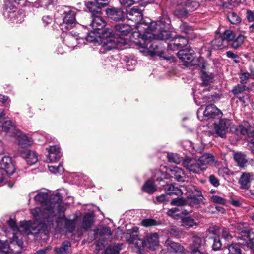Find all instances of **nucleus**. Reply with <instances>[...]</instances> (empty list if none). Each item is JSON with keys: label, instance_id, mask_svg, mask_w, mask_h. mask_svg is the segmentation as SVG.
<instances>
[{"label": "nucleus", "instance_id": "nucleus-58", "mask_svg": "<svg viewBox=\"0 0 254 254\" xmlns=\"http://www.w3.org/2000/svg\"><path fill=\"white\" fill-rule=\"evenodd\" d=\"M226 54L228 58L233 59V61L235 63H239L240 62L239 56L237 54L234 53L233 51H227Z\"/></svg>", "mask_w": 254, "mask_h": 254}, {"label": "nucleus", "instance_id": "nucleus-34", "mask_svg": "<svg viewBox=\"0 0 254 254\" xmlns=\"http://www.w3.org/2000/svg\"><path fill=\"white\" fill-rule=\"evenodd\" d=\"M234 159L240 168H244L248 162L246 155L241 152L235 153Z\"/></svg>", "mask_w": 254, "mask_h": 254}, {"label": "nucleus", "instance_id": "nucleus-47", "mask_svg": "<svg viewBox=\"0 0 254 254\" xmlns=\"http://www.w3.org/2000/svg\"><path fill=\"white\" fill-rule=\"evenodd\" d=\"M16 8L13 5L12 1L8 0H4V4L3 10L7 11L8 13L14 12L16 11Z\"/></svg>", "mask_w": 254, "mask_h": 254}, {"label": "nucleus", "instance_id": "nucleus-29", "mask_svg": "<svg viewBox=\"0 0 254 254\" xmlns=\"http://www.w3.org/2000/svg\"><path fill=\"white\" fill-rule=\"evenodd\" d=\"M85 5L88 11L91 13V17L101 15V7L97 3L96 4L92 1H88L85 3Z\"/></svg>", "mask_w": 254, "mask_h": 254}, {"label": "nucleus", "instance_id": "nucleus-56", "mask_svg": "<svg viewBox=\"0 0 254 254\" xmlns=\"http://www.w3.org/2000/svg\"><path fill=\"white\" fill-rule=\"evenodd\" d=\"M164 190L168 195L175 194V186L173 184H167L164 186Z\"/></svg>", "mask_w": 254, "mask_h": 254}, {"label": "nucleus", "instance_id": "nucleus-35", "mask_svg": "<svg viewBox=\"0 0 254 254\" xmlns=\"http://www.w3.org/2000/svg\"><path fill=\"white\" fill-rule=\"evenodd\" d=\"M241 239L246 241L247 243L253 244L254 243V233L250 230L245 229L241 232Z\"/></svg>", "mask_w": 254, "mask_h": 254}, {"label": "nucleus", "instance_id": "nucleus-26", "mask_svg": "<svg viewBox=\"0 0 254 254\" xmlns=\"http://www.w3.org/2000/svg\"><path fill=\"white\" fill-rule=\"evenodd\" d=\"M71 250V244L67 240L63 241L60 247H55L54 251L58 254H69Z\"/></svg>", "mask_w": 254, "mask_h": 254}, {"label": "nucleus", "instance_id": "nucleus-51", "mask_svg": "<svg viewBox=\"0 0 254 254\" xmlns=\"http://www.w3.org/2000/svg\"><path fill=\"white\" fill-rule=\"evenodd\" d=\"M250 78H254V72H252L251 74L247 72L242 73L240 76L241 83L242 84H246Z\"/></svg>", "mask_w": 254, "mask_h": 254}, {"label": "nucleus", "instance_id": "nucleus-10", "mask_svg": "<svg viewBox=\"0 0 254 254\" xmlns=\"http://www.w3.org/2000/svg\"><path fill=\"white\" fill-rule=\"evenodd\" d=\"M105 11L107 16L115 21H123L126 17V12H125L121 8H107Z\"/></svg>", "mask_w": 254, "mask_h": 254}, {"label": "nucleus", "instance_id": "nucleus-8", "mask_svg": "<svg viewBox=\"0 0 254 254\" xmlns=\"http://www.w3.org/2000/svg\"><path fill=\"white\" fill-rule=\"evenodd\" d=\"M126 18L129 20L134 22L136 24H139V27L143 25H144L146 27V25H149L143 21V14L141 10L136 8L135 7L129 10H127Z\"/></svg>", "mask_w": 254, "mask_h": 254}, {"label": "nucleus", "instance_id": "nucleus-30", "mask_svg": "<svg viewBox=\"0 0 254 254\" xmlns=\"http://www.w3.org/2000/svg\"><path fill=\"white\" fill-rule=\"evenodd\" d=\"M190 0H176V5L179 6L181 5L182 6V8H176V16L183 17H186L188 14L187 10L185 8L184 6H186L188 2Z\"/></svg>", "mask_w": 254, "mask_h": 254}, {"label": "nucleus", "instance_id": "nucleus-39", "mask_svg": "<svg viewBox=\"0 0 254 254\" xmlns=\"http://www.w3.org/2000/svg\"><path fill=\"white\" fill-rule=\"evenodd\" d=\"M190 246H194L200 248V250L206 252L204 243H203L202 238L198 235L194 234L192 236V243Z\"/></svg>", "mask_w": 254, "mask_h": 254}, {"label": "nucleus", "instance_id": "nucleus-61", "mask_svg": "<svg viewBox=\"0 0 254 254\" xmlns=\"http://www.w3.org/2000/svg\"><path fill=\"white\" fill-rule=\"evenodd\" d=\"M99 234L100 236L107 235L111 236L112 232L111 229L109 227H103L102 228L98 230Z\"/></svg>", "mask_w": 254, "mask_h": 254}, {"label": "nucleus", "instance_id": "nucleus-20", "mask_svg": "<svg viewBox=\"0 0 254 254\" xmlns=\"http://www.w3.org/2000/svg\"><path fill=\"white\" fill-rule=\"evenodd\" d=\"M146 246L151 250H155L159 246V236L157 233H148L146 236Z\"/></svg>", "mask_w": 254, "mask_h": 254}, {"label": "nucleus", "instance_id": "nucleus-44", "mask_svg": "<svg viewBox=\"0 0 254 254\" xmlns=\"http://www.w3.org/2000/svg\"><path fill=\"white\" fill-rule=\"evenodd\" d=\"M201 78L203 81V83L207 86L210 83L212 82L214 74L212 73H208L204 71H202L201 73Z\"/></svg>", "mask_w": 254, "mask_h": 254}, {"label": "nucleus", "instance_id": "nucleus-12", "mask_svg": "<svg viewBox=\"0 0 254 254\" xmlns=\"http://www.w3.org/2000/svg\"><path fill=\"white\" fill-rule=\"evenodd\" d=\"M214 126L216 134L221 138H225L230 126V121L227 119H221L218 123H215Z\"/></svg>", "mask_w": 254, "mask_h": 254}, {"label": "nucleus", "instance_id": "nucleus-14", "mask_svg": "<svg viewBox=\"0 0 254 254\" xmlns=\"http://www.w3.org/2000/svg\"><path fill=\"white\" fill-rule=\"evenodd\" d=\"M48 152L46 155L47 159L50 163L58 161L61 158L62 155L60 151V149L58 146L53 145L50 146L46 148Z\"/></svg>", "mask_w": 254, "mask_h": 254}, {"label": "nucleus", "instance_id": "nucleus-31", "mask_svg": "<svg viewBox=\"0 0 254 254\" xmlns=\"http://www.w3.org/2000/svg\"><path fill=\"white\" fill-rule=\"evenodd\" d=\"M59 214V218L61 219H64L65 220V227L66 229L69 232H73L75 228L76 225V219H73L72 220L67 219L65 217V214H64V216L63 215V213L61 212H56Z\"/></svg>", "mask_w": 254, "mask_h": 254}, {"label": "nucleus", "instance_id": "nucleus-11", "mask_svg": "<svg viewBox=\"0 0 254 254\" xmlns=\"http://www.w3.org/2000/svg\"><path fill=\"white\" fill-rule=\"evenodd\" d=\"M182 165L190 172L199 174L200 171H202L198 160L187 157L183 160Z\"/></svg>", "mask_w": 254, "mask_h": 254}, {"label": "nucleus", "instance_id": "nucleus-6", "mask_svg": "<svg viewBox=\"0 0 254 254\" xmlns=\"http://www.w3.org/2000/svg\"><path fill=\"white\" fill-rule=\"evenodd\" d=\"M75 16L76 12L74 10L68 8L64 11L61 16L63 22L60 25L63 32H66L74 27H79L80 25L76 22Z\"/></svg>", "mask_w": 254, "mask_h": 254}, {"label": "nucleus", "instance_id": "nucleus-21", "mask_svg": "<svg viewBox=\"0 0 254 254\" xmlns=\"http://www.w3.org/2000/svg\"><path fill=\"white\" fill-rule=\"evenodd\" d=\"M20 154L24 158L27 163L30 165L35 164L38 161V156L36 153L32 150L25 149L20 151Z\"/></svg>", "mask_w": 254, "mask_h": 254}, {"label": "nucleus", "instance_id": "nucleus-15", "mask_svg": "<svg viewBox=\"0 0 254 254\" xmlns=\"http://www.w3.org/2000/svg\"><path fill=\"white\" fill-rule=\"evenodd\" d=\"M254 179V176L252 173L243 172L239 178L238 183L240 187L243 190H248L251 187V183Z\"/></svg>", "mask_w": 254, "mask_h": 254}, {"label": "nucleus", "instance_id": "nucleus-49", "mask_svg": "<svg viewBox=\"0 0 254 254\" xmlns=\"http://www.w3.org/2000/svg\"><path fill=\"white\" fill-rule=\"evenodd\" d=\"M218 174L220 176L224 178L233 174V172L230 170L225 167L219 168L218 170Z\"/></svg>", "mask_w": 254, "mask_h": 254}, {"label": "nucleus", "instance_id": "nucleus-52", "mask_svg": "<svg viewBox=\"0 0 254 254\" xmlns=\"http://www.w3.org/2000/svg\"><path fill=\"white\" fill-rule=\"evenodd\" d=\"M229 21L232 24H235L241 22V18L234 12H230L228 15Z\"/></svg>", "mask_w": 254, "mask_h": 254}, {"label": "nucleus", "instance_id": "nucleus-36", "mask_svg": "<svg viewBox=\"0 0 254 254\" xmlns=\"http://www.w3.org/2000/svg\"><path fill=\"white\" fill-rule=\"evenodd\" d=\"M246 37L242 34H239L231 41L229 45L233 49H237L244 43Z\"/></svg>", "mask_w": 254, "mask_h": 254}, {"label": "nucleus", "instance_id": "nucleus-55", "mask_svg": "<svg viewBox=\"0 0 254 254\" xmlns=\"http://www.w3.org/2000/svg\"><path fill=\"white\" fill-rule=\"evenodd\" d=\"M49 171L52 173H62L64 172V168L61 163H60L58 166H49Z\"/></svg>", "mask_w": 254, "mask_h": 254}, {"label": "nucleus", "instance_id": "nucleus-60", "mask_svg": "<svg viewBox=\"0 0 254 254\" xmlns=\"http://www.w3.org/2000/svg\"><path fill=\"white\" fill-rule=\"evenodd\" d=\"M246 89V86L244 85H238L234 87L232 90V92L235 95L242 93Z\"/></svg>", "mask_w": 254, "mask_h": 254}, {"label": "nucleus", "instance_id": "nucleus-7", "mask_svg": "<svg viewBox=\"0 0 254 254\" xmlns=\"http://www.w3.org/2000/svg\"><path fill=\"white\" fill-rule=\"evenodd\" d=\"M234 131L237 135L247 136L248 137L254 136V124L244 121L241 124L234 127Z\"/></svg>", "mask_w": 254, "mask_h": 254}, {"label": "nucleus", "instance_id": "nucleus-63", "mask_svg": "<svg viewBox=\"0 0 254 254\" xmlns=\"http://www.w3.org/2000/svg\"><path fill=\"white\" fill-rule=\"evenodd\" d=\"M180 29L181 32L185 34H188L192 30L191 27L189 26L186 23H182L180 26Z\"/></svg>", "mask_w": 254, "mask_h": 254}, {"label": "nucleus", "instance_id": "nucleus-59", "mask_svg": "<svg viewBox=\"0 0 254 254\" xmlns=\"http://www.w3.org/2000/svg\"><path fill=\"white\" fill-rule=\"evenodd\" d=\"M3 171V170L0 169V183L6 180V182L8 183V186L12 187L14 185V181L11 178L8 180V178H6L4 177L2 173Z\"/></svg>", "mask_w": 254, "mask_h": 254}, {"label": "nucleus", "instance_id": "nucleus-17", "mask_svg": "<svg viewBox=\"0 0 254 254\" xmlns=\"http://www.w3.org/2000/svg\"><path fill=\"white\" fill-rule=\"evenodd\" d=\"M221 29V28H219L217 29L216 31V35L215 38L211 42V46L213 49H222L227 46V43L224 40L220 35Z\"/></svg>", "mask_w": 254, "mask_h": 254}, {"label": "nucleus", "instance_id": "nucleus-32", "mask_svg": "<svg viewBox=\"0 0 254 254\" xmlns=\"http://www.w3.org/2000/svg\"><path fill=\"white\" fill-rule=\"evenodd\" d=\"M94 222L93 214L92 213H87L83 218L82 227L84 230H88L91 228Z\"/></svg>", "mask_w": 254, "mask_h": 254}, {"label": "nucleus", "instance_id": "nucleus-46", "mask_svg": "<svg viewBox=\"0 0 254 254\" xmlns=\"http://www.w3.org/2000/svg\"><path fill=\"white\" fill-rule=\"evenodd\" d=\"M161 222L153 218H146L142 220L141 222L142 226L145 227H149L160 225Z\"/></svg>", "mask_w": 254, "mask_h": 254}, {"label": "nucleus", "instance_id": "nucleus-45", "mask_svg": "<svg viewBox=\"0 0 254 254\" xmlns=\"http://www.w3.org/2000/svg\"><path fill=\"white\" fill-rule=\"evenodd\" d=\"M190 63H191V65H196L201 69H205L207 64L204 59L201 56L197 58L196 59L193 58L192 61Z\"/></svg>", "mask_w": 254, "mask_h": 254}, {"label": "nucleus", "instance_id": "nucleus-18", "mask_svg": "<svg viewBox=\"0 0 254 254\" xmlns=\"http://www.w3.org/2000/svg\"><path fill=\"white\" fill-rule=\"evenodd\" d=\"M194 51L191 48H186L180 50L177 55L179 59L185 63H190L193 58Z\"/></svg>", "mask_w": 254, "mask_h": 254}, {"label": "nucleus", "instance_id": "nucleus-19", "mask_svg": "<svg viewBox=\"0 0 254 254\" xmlns=\"http://www.w3.org/2000/svg\"><path fill=\"white\" fill-rule=\"evenodd\" d=\"M222 114L221 111L214 105H209L206 107L203 111V118L204 120H209L216 118Z\"/></svg>", "mask_w": 254, "mask_h": 254}, {"label": "nucleus", "instance_id": "nucleus-4", "mask_svg": "<svg viewBox=\"0 0 254 254\" xmlns=\"http://www.w3.org/2000/svg\"><path fill=\"white\" fill-rule=\"evenodd\" d=\"M79 27L82 28L85 33V36H80V33L74 32V34L72 32H70L67 34L66 37L64 40V42L69 47L74 46V44L69 45L68 41L74 40L76 41L79 39H85L87 41L90 42H98L100 41V32L97 30H94L93 29L90 32H89L88 30L86 27L82 25H79Z\"/></svg>", "mask_w": 254, "mask_h": 254}, {"label": "nucleus", "instance_id": "nucleus-25", "mask_svg": "<svg viewBox=\"0 0 254 254\" xmlns=\"http://www.w3.org/2000/svg\"><path fill=\"white\" fill-rule=\"evenodd\" d=\"M198 160L202 170H205L208 165L212 164L214 161V157L210 153H206L200 156Z\"/></svg>", "mask_w": 254, "mask_h": 254}, {"label": "nucleus", "instance_id": "nucleus-42", "mask_svg": "<svg viewBox=\"0 0 254 254\" xmlns=\"http://www.w3.org/2000/svg\"><path fill=\"white\" fill-rule=\"evenodd\" d=\"M181 145L184 150L188 151L191 154H195L196 151L194 147L193 143L188 140H184L181 142Z\"/></svg>", "mask_w": 254, "mask_h": 254}, {"label": "nucleus", "instance_id": "nucleus-5", "mask_svg": "<svg viewBox=\"0 0 254 254\" xmlns=\"http://www.w3.org/2000/svg\"><path fill=\"white\" fill-rule=\"evenodd\" d=\"M139 229L137 227H133L127 230V238L129 243L134 244V250L139 254H142L146 246V241L138 238Z\"/></svg>", "mask_w": 254, "mask_h": 254}, {"label": "nucleus", "instance_id": "nucleus-48", "mask_svg": "<svg viewBox=\"0 0 254 254\" xmlns=\"http://www.w3.org/2000/svg\"><path fill=\"white\" fill-rule=\"evenodd\" d=\"M56 0H36L35 1V5L38 7H47L49 5L54 3Z\"/></svg>", "mask_w": 254, "mask_h": 254}, {"label": "nucleus", "instance_id": "nucleus-62", "mask_svg": "<svg viewBox=\"0 0 254 254\" xmlns=\"http://www.w3.org/2000/svg\"><path fill=\"white\" fill-rule=\"evenodd\" d=\"M9 245L7 242H2L0 240V252L7 253L9 251Z\"/></svg>", "mask_w": 254, "mask_h": 254}, {"label": "nucleus", "instance_id": "nucleus-41", "mask_svg": "<svg viewBox=\"0 0 254 254\" xmlns=\"http://www.w3.org/2000/svg\"><path fill=\"white\" fill-rule=\"evenodd\" d=\"M114 35V33L112 29L109 28L103 29L100 31V41L102 42L106 39L114 38L113 37Z\"/></svg>", "mask_w": 254, "mask_h": 254}, {"label": "nucleus", "instance_id": "nucleus-23", "mask_svg": "<svg viewBox=\"0 0 254 254\" xmlns=\"http://www.w3.org/2000/svg\"><path fill=\"white\" fill-rule=\"evenodd\" d=\"M179 219H180L179 222L181 223V225L186 228H190L197 225L194 219L190 216H181L179 214H176V220H179Z\"/></svg>", "mask_w": 254, "mask_h": 254}, {"label": "nucleus", "instance_id": "nucleus-1", "mask_svg": "<svg viewBox=\"0 0 254 254\" xmlns=\"http://www.w3.org/2000/svg\"><path fill=\"white\" fill-rule=\"evenodd\" d=\"M48 197V194L45 192H40L35 196L34 200L36 202L45 205L43 210L39 207H36L31 210V214L34 221L37 223L51 226L53 224L56 212L64 213L65 209L61 205L63 196L60 193L51 195L49 201Z\"/></svg>", "mask_w": 254, "mask_h": 254}, {"label": "nucleus", "instance_id": "nucleus-28", "mask_svg": "<svg viewBox=\"0 0 254 254\" xmlns=\"http://www.w3.org/2000/svg\"><path fill=\"white\" fill-rule=\"evenodd\" d=\"M115 29L120 36H125L131 33L132 28L129 24L120 23L115 26Z\"/></svg>", "mask_w": 254, "mask_h": 254}, {"label": "nucleus", "instance_id": "nucleus-22", "mask_svg": "<svg viewBox=\"0 0 254 254\" xmlns=\"http://www.w3.org/2000/svg\"><path fill=\"white\" fill-rule=\"evenodd\" d=\"M0 131L9 133L10 136H14L18 135V129L16 128L15 126L13 125L11 121H5L0 126Z\"/></svg>", "mask_w": 254, "mask_h": 254}, {"label": "nucleus", "instance_id": "nucleus-13", "mask_svg": "<svg viewBox=\"0 0 254 254\" xmlns=\"http://www.w3.org/2000/svg\"><path fill=\"white\" fill-rule=\"evenodd\" d=\"M0 169L3 170L8 176L13 174L15 171V168L12 162V158L9 156H3L0 161Z\"/></svg>", "mask_w": 254, "mask_h": 254}, {"label": "nucleus", "instance_id": "nucleus-38", "mask_svg": "<svg viewBox=\"0 0 254 254\" xmlns=\"http://www.w3.org/2000/svg\"><path fill=\"white\" fill-rule=\"evenodd\" d=\"M224 252L227 254H241L240 246L238 244H232L228 245L224 249Z\"/></svg>", "mask_w": 254, "mask_h": 254}, {"label": "nucleus", "instance_id": "nucleus-64", "mask_svg": "<svg viewBox=\"0 0 254 254\" xmlns=\"http://www.w3.org/2000/svg\"><path fill=\"white\" fill-rule=\"evenodd\" d=\"M190 249L191 254H206V252L200 250V248L194 246H190Z\"/></svg>", "mask_w": 254, "mask_h": 254}, {"label": "nucleus", "instance_id": "nucleus-16", "mask_svg": "<svg viewBox=\"0 0 254 254\" xmlns=\"http://www.w3.org/2000/svg\"><path fill=\"white\" fill-rule=\"evenodd\" d=\"M204 200L205 198L201 191L197 189H195L194 194L188 197V204L191 207H194L200 203L204 204L205 202L203 201Z\"/></svg>", "mask_w": 254, "mask_h": 254}, {"label": "nucleus", "instance_id": "nucleus-43", "mask_svg": "<svg viewBox=\"0 0 254 254\" xmlns=\"http://www.w3.org/2000/svg\"><path fill=\"white\" fill-rule=\"evenodd\" d=\"M121 246L122 245L120 244L109 245L105 250V254H118L121 249Z\"/></svg>", "mask_w": 254, "mask_h": 254}, {"label": "nucleus", "instance_id": "nucleus-50", "mask_svg": "<svg viewBox=\"0 0 254 254\" xmlns=\"http://www.w3.org/2000/svg\"><path fill=\"white\" fill-rule=\"evenodd\" d=\"M209 239L213 241L212 248L213 250L217 251L220 249L222 244L219 237L215 236L214 237H210Z\"/></svg>", "mask_w": 254, "mask_h": 254}, {"label": "nucleus", "instance_id": "nucleus-3", "mask_svg": "<svg viewBox=\"0 0 254 254\" xmlns=\"http://www.w3.org/2000/svg\"><path fill=\"white\" fill-rule=\"evenodd\" d=\"M144 46L138 47V49L140 52L151 56H158L163 59L170 62L175 61V57H174V51L175 50V42L172 39L171 43H167L168 47L166 50H163L161 44L158 41H151L147 40L143 41Z\"/></svg>", "mask_w": 254, "mask_h": 254}, {"label": "nucleus", "instance_id": "nucleus-33", "mask_svg": "<svg viewBox=\"0 0 254 254\" xmlns=\"http://www.w3.org/2000/svg\"><path fill=\"white\" fill-rule=\"evenodd\" d=\"M18 137V142L19 145L22 147H26L30 145L33 142L31 138L28 137L26 135L22 134L20 131L18 130V135H15Z\"/></svg>", "mask_w": 254, "mask_h": 254}, {"label": "nucleus", "instance_id": "nucleus-2", "mask_svg": "<svg viewBox=\"0 0 254 254\" xmlns=\"http://www.w3.org/2000/svg\"><path fill=\"white\" fill-rule=\"evenodd\" d=\"M147 27H143L144 32L142 34L140 31H135L132 36L137 37L138 41L134 43L138 47L144 46L142 43L143 41L149 40L151 41H159L160 40H167L171 37L170 30L172 28L171 24L170 18L168 15L162 16L159 20L152 22L149 25H146Z\"/></svg>", "mask_w": 254, "mask_h": 254}, {"label": "nucleus", "instance_id": "nucleus-24", "mask_svg": "<svg viewBox=\"0 0 254 254\" xmlns=\"http://www.w3.org/2000/svg\"><path fill=\"white\" fill-rule=\"evenodd\" d=\"M92 21L90 26L94 30L99 31L102 30L106 25V22L100 15H95L91 17Z\"/></svg>", "mask_w": 254, "mask_h": 254}, {"label": "nucleus", "instance_id": "nucleus-40", "mask_svg": "<svg viewBox=\"0 0 254 254\" xmlns=\"http://www.w3.org/2000/svg\"><path fill=\"white\" fill-rule=\"evenodd\" d=\"M220 35L224 40L226 42L227 45L230 43L231 41L236 37L235 33L229 29H225L224 31H221Z\"/></svg>", "mask_w": 254, "mask_h": 254}, {"label": "nucleus", "instance_id": "nucleus-27", "mask_svg": "<svg viewBox=\"0 0 254 254\" xmlns=\"http://www.w3.org/2000/svg\"><path fill=\"white\" fill-rule=\"evenodd\" d=\"M103 43L102 47L104 50L110 51L112 49L117 47V43H126L125 39L122 37H120V41H115V38H110L106 39L105 41H102Z\"/></svg>", "mask_w": 254, "mask_h": 254}, {"label": "nucleus", "instance_id": "nucleus-53", "mask_svg": "<svg viewBox=\"0 0 254 254\" xmlns=\"http://www.w3.org/2000/svg\"><path fill=\"white\" fill-rule=\"evenodd\" d=\"M142 1V0H121L120 3L123 6L127 7L136 3H139V5H141L140 2Z\"/></svg>", "mask_w": 254, "mask_h": 254}, {"label": "nucleus", "instance_id": "nucleus-9", "mask_svg": "<svg viewBox=\"0 0 254 254\" xmlns=\"http://www.w3.org/2000/svg\"><path fill=\"white\" fill-rule=\"evenodd\" d=\"M175 176V166L167 167L165 166L156 170L154 177L156 181H163L165 179L173 178Z\"/></svg>", "mask_w": 254, "mask_h": 254}, {"label": "nucleus", "instance_id": "nucleus-57", "mask_svg": "<svg viewBox=\"0 0 254 254\" xmlns=\"http://www.w3.org/2000/svg\"><path fill=\"white\" fill-rule=\"evenodd\" d=\"M211 199L214 203L224 205L226 202V201L224 198L218 195H213L211 197Z\"/></svg>", "mask_w": 254, "mask_h": 254}, {"label": "nucleus", "instance_id": "nucleus-54", "mask_svg": "<svg viewBox=\"0 0 254 254\" xmlns=\"http://www.w3.org/2000/svg\"><path fill=\"white\" fill-rule=\"evenodd\" d=\"M185 176L183 170L176 166V180L178 182H184Z\"/></svg>", "mask_w": 254, "mask_h": 254}, {"label": "nucleus", "instance_id": "nucleus-37", "mask_svg": "<svg viewBox=\"0 0 254 254\" xmlns=\"http://www.w3.org/2000/svg\"><path fill=\"white\" fill-rule=\"evenodd\" d=\"M156 186L154 184V182L151 180H148L142 187L143 191L151 194L156 190Z\"/></svg>", "mask_w": 254, "mask_h": 254}]
</instances>
